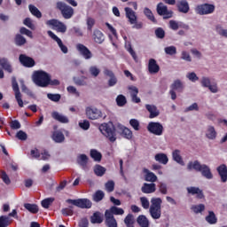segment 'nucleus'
I'll return each instance as SVG.
<instances>
[{
    "mask_svg": "<svg viewBox=\"0 0 227 227\" xmlns=\"http://www.w3.org/2000/svg\"><path fill=\"white\" fill-rule=\"evenodd\" d=\"M140 203L145 210H148L149 208L151 217L153 219H160V215H162V199L152 198L150 206V201L146 197H141Z\"/></svg>",
    "mask_w": 227,
    "mask_h": 227,
    "instance_id": "1",
    "label": "nucleus"
},
{
    "mask_svg": "<svg viewBox=\"0 0 227 227\" xmlns=\"http://www.w3.org/2000/svg\"><path fill=\"white\" fill-rule=\"evenodd\" d=\"M187 169L189 171L194 169L195 171L201 173V176H204V178H207V180H212V178H214L210 167L207 164H201L198 160L189 161L187 164Z\"/></svg>",
    "mask_w": 227,
    "mask_h": 227,
    "instance_id": "2",
    "label": "nucleus"
},
{
    "mask_svg": "<svg viewBox=\"0 0 227 227\" xmlns=\"http://www.w3.org/2000/svg\"><path fill=\"white\" fill-rule=\"evenodd\" d=\"M99 130L105 137L108 138L110 143L116 141V128L113 122L103 123L99 126Z\"/></svg>",
    "mask_w": 227,
    "mask_h": 227,
    "instance_id": "3",
    "label": "nucleus"
},
{
    "mask_svg": "<svg viewBox=\"0 0 227 227\" xmlns=\"http://www.w3.org/2000/svg\"><path fill=\"white\" fill-rule=\"evenodd\" d=\"M50 76L51 74H49L47 72L43 70H39L34 72L32 79L35 84H36V86H39V88H47V86H49Z\"/></svg>",
    "mask_w": 227,
    "mask_h": 227,
    "instance_id": "4",
    "label": "nucleus"
},
{
    "mask_svg": "<svg viewBox=\"0 0 227 227\" xmlns=\"http://www.w3.org/2000/svg\"><path fill=\"white\" fill-rule=\"evenodd\" d=\"M57 10H59L61 15L64 19L68 20V19H72L74 17V8L72 6L67 4L65 2H57L56 4Z\"/></svg>",
    "mask_w": 227,
    "mask_h": 227,
    "instance_id": "5",
    "label": "nucleus"
},
{
    "mask_svg": "<svg viewBox=\"0 0 227 227\" xmlns=\"http://www.w3.org/2000/svg\"><path fill=\"white\" fill-rule=\"evenodd\" d=\"M66 201L69 205H74V207H78V208H91V207H93V203L89 199H67Z\"/></svg>",
    "mask_w": 227,
    "mask_h": 227,
    "instance_id": "6",
    "label": "nucleus"
},
{
    "mask_svg": "<svg viewBox=\"0 0 227 227\" xmlns=\"http://www.w3.org/2000/svg\"><path fill=\"white\" fill-rule=\"evenodd\" d=\"M147 130L154 136H162L164 134V126L160 122L151 121L147 125Z\"/></svg>",
    "mask_w": 227,
    "mask_h": 227,
    "instance_id": "7",
    "label": "nucleus"
},
{
    "mask_svg": "<svg viewBox=\"0 0 227 227\" xmlns=\"http://www.w3.org/2000/svg\"><path fill=\"white\" fill-rule=\"evenodd\" d=\"M158 15L163 17L166 20L173 18V11L168 9V5H165L162 2L159 3L156 7Z\"/></svg>",
    "mask_w": 227,
    "mask_h": 227,
    "instance_id": "8",
    "label": "nucleus"
},
{
    "mask_svg": "<svg viewBox=\"0 0 227 227\" xmlns=\"http://www.w3.org/2000/svg\"><path fill=\"white\" fill-rule=\"evenodd\" d=\"M195 11L199 15H210L215 12V5L212 4H202L198 5Z\"/></svg>",
    "mask_w": 227,
    "mask_h": 227,
    "instance_id": "9",
    "label": "nucleus"
},
{
    "mask_svg": "<svg viewBox=\"0 0 227 227\" xmlns=\"http://www.w3.org/2000/svg\"><path fill=\"white\" fill-rule=\"evenodd\" d=\"M182 93L184 91V83L180 80H175L173 83L170 85L169 95L172 100H176V92Z\"/></svg>",
    "mask_w": 227,
    "mask_h": 227,
    "instance_id": "10",
    "label": "nucleus"
},
{
    "mask_svg": "<svg viewBox=\"0 0 227 227\" xmlns=\"http://www.w3.org/2000/svg\"><path fill=\"white\" fill-rule=\"evenodd\" d=\"M46 24L47 26H52L58 33H67V25L56 19L49 20Z\"/></svg>",
    "mask_w": 227,
    "mask_h": 227,
    "instance_id": "11",
    "label": "nucleus"
},
{
    "mask_svg": "<svg viewBox=\"0 0 227 227\" xmlns=\"http://www.w3.org/2000/svg\"><path fill=\"white\" fill-rule=\"evenodd\" d=\"M12 90L14 91L15 98L18 103L19 107H24V101L22 100V94L20 93V90L19 89V83L15 77L12 78Z\"/></svg>",
    "mask_w": 227,
    "mask_h": 227,
    "instance_id": "12",
    "label": "nucleus"
},
{
    "mask_svg": "<svg viewBox=\"0 0 227 227\" xmlns=\"http://www.w3.org/2000/svg\"><path fill=\"white\" fill-rule=\"evenodd\" d=\"M86 116L89 120H98L102 118V111L98 108L89 106L85 109Z\"/></svg>",
    "mask_w": 227,
    "mask_h": 227,
    "instance_id": "13",
    "label": "nucleus"
},
{
    "mask_svg": "<svg viewBox=\"0 0 227 227\" xmlns=\"http://www.w3.org/2000/svg\"><path fill=\"white\" fill-rule=\"evenodd\" d=\"M76 51L82 56L83 59H91L93 58V53L91 51H90L86 45L82 43H77L76 44Z\"/></svg>",
    "mask_w": 227,
    "mask_h": 227,
    "instance_id": "14",
    "label": "nucleus"
},
{
    "mask_svg": "<svg viewBox=\"0 0 227 227\" xmlns=\"http://www.w3.org/2000/svg\"><path fill=\"white\" fill-rule=\"evenodd\" d=\"M20 63L26 67V68H33L35 65H36V62H35V59L31 57L27 56L26 54H20L19 57Z\"/></svg>",
    "mask_w": 227,
    "mask_h": 227,
    "instance_id": "15",
    "label": "nucleus"
},
{
    "mask_svg": "<svg viewBox=\"0 0 227 227\" xmlns=\"http://www.w3.org/2000/svg\"><path fill=\"white\" fill-rule=\"evenodd\" d=\"M48 35L51 36V38L52 40H54V42H56L58 43L60 51L64 54H67L68 53V47H67V45L63 44V41L61 40V38H59L58 35H56V34H54V32L49 30L48 31Z\"/></svg>",
    "mask_w": 227,
    "mask_h": 227,
    "instance_id": "16",
    "label": "nucleus"
},
{
    "mask_svg": "<svg viewBox=\"0 0 227 227\" xmlns=\"http://www.w3.org/2000/svg\"><path fill=\"white\" fill-rule=\"evenodd\" d=\"M117 131H118V134H120V136L124 139L130 140L134 136L130 129L121 124L117 126Z\"/></svg>",
    "mask_w": 227,
    "mask_h": 227,
    "instance_id": "17",
    "label": "nucleus"
},
{
    "mask_svg": "<svg viewBox=\"0 0 227 227\" xmlns=\"http://www.w3.org/2000/svg\"><path fill=\"white\" fill-rule=\"evenodd\" d=\"M148 72L152 75L155 74H159L160 72V67L157 64V60L155 59H150L148 62Z\"/></svg>",
    "mask_w": 227,
    "mask_h": 227,
    "instance_id": "18",
    "label": "nucleus"
},
{
    "mask_svg": "<svg viewBox=\"0 0 227 227\" xmlns=\"http://www.w3.org/2000/svg\"><path fill=\"white\" fill-rule=\"evenodd\" d=\"M186 191L188 194H192V196L196 195L197 200H203L205 198V194H203V190L198 187H194V186L187 187Z\"/></svg>",
    "mask_w": 227,
    "mask_h": 227,
    "instance_id": "19",
    "label": "nucleus"
},
{
    "mask_svg": "<svg viewBox=\"0 0 227 227\" xmlns=\"http://www.w3.org/2000/svg\"><path fill=\"white\" fill-rule=\"evenodd\" d=\"M92 39L95 42V43L102 44L104 43V42H106V35L102 31L96 28L93 31Z\"/></svg>",
    "mask_w": 227,
    "mask_h": 227,
    "instance_id": "20",
    "label": "nucleus"
},
{
    "mask_svg": "<svg viewBox=\"0 0 227 227\" xmlns=\"http://www.w3.org/2000/svg\"><path fill=\"white\" fill-rule=\"evenodd\" d=\"M157 191V185L154 183H145L141 187V192L144 194H153Z\"/></svg>",
    "mask_w": 227,
    "mask_h": 227,
    "instance_id": "21",
    "label": "nucleus"
},
{
    "mask_svg": "<svg viewBox=\"0 0 227 227\" xmlns=\"http://www.w3.org/2000/svg\"><path fill=\"white\" fill-rule=\"evenodd\" d=\"M216 171L221 178V182L223 184H226L227 182V167L226 164H222L216 168Z\"/></svg>",
    "mask_w": 227,
    "mask_h": 227,
    "instance_id": "22",
    "label": "nucleus"
},
{
    "mask_svg": "<svg viewBox=\"0 0 227 227\" xmlns=\"http://www.w3.org/2000/svg\"><path fill=\"white\" fill-rule=\"evenodd\" d=\"M176 6L180 13H189V11L191 10L189 7V2H187V0H178Z\"/></svg>",
    "mask_w": 227,
    "mask_h": 227,
    "instance_id": "23",
    "label": "nucleus"
},
{
    "mask_svg": "<svg viewBox=\"0 0 227 227\" xmlns=\"http://www.w3.org/2000/svg\"><path fill=\"white\" fill-rule=\"evenodd\" d=\"M0 67L2 70L8 72V74H12V72H13L12 64H10V61L6 58H0Z\"/></svg>",
    "mask_w": 227,
    "mask_h": 227,
    "instance_id": "24",
    "label": "nucleus"
},
{
    "mask_svg": "<svg viewBox=\"0 0 227 227\" xmlns=\"http://www.w3.org/2000/svg\"><path fill=\"white\" fill-rule=\"evenodd\" d=\"M124 12H126L127 19H129L131 24H136V22H137V16H136V12L130 7H125Z\"/></svg>",
    "mask_w": 227,
    "mask_h": 227,
    "instance_id": "25",
    "label": "nucleus"
},
{
    "mask_svg": "<svg viewBox=\"0 0 227 227\" xmlns=\"http://www.w3.org/2000/svg\"><path fill=\"white\" fill-rule=\"evenodd\" d=\"M51 118H53V120H56V121H59V123H69L70 122V120L68 119V117H67L56 111L51 113Z\"/></svg>",
    "mask_w": 227,
    "mask_h": 227,
    "instance_id": "26",
    "label": "nucleus"
},
{
    "mask_svg": "<svg viewBox=\"0 0 227 227\" xmlns=\"http://www.w3.org/2000/svg\"><path fill=\"white\" fill-rule=\"evenodd\" d=\"M51 118H53V120H56V121H59V123H69L70 122V120L68 119V117H67L56 111L51 113Z\"/></svg>",
    "mask_w": 227,
    "mask_h": 227,
    "instance_id": "27",
    "label": "nucleus"
},
{
    "mask_svg": "<svg viewBox=\"0 0 227 227\" xmlns=\"http://www.w3.org/2000/svg\"><path fill=\"white\" fill-rule=\"evenodd\" d=\"M105 223L107 227H118V222H116L114 215L107 213H105Z\"/></svg>",
    "mask_w": 227,
    "mask_h": 227,
    "instance_id": "28",
    "label": "nucleus"
},
{
    "mask_svg": "<svg viewBox=\"0 0 227 227\" xmlns=\"http://www.w3.org/2000/svg\"><path fill=\"white\" fill-rule=\"evenodd\" d=\"M105 214H109L110 215H123L125 210L121 207L112 206L109 209L106 210Z\"/></svg>",
    "mask_w": 227,
    "mask_h": 227,
    "instance_id": "29",
    "label": "nucleus"
},
{
    "mask_svg": "<svg viewBox=\"0 0 227 227\" xmlns=\"http://www.w3.org/2000/svg\"><path fill=\"white\" fill-rule=\"evenodd\" d=\"M145 109L150 114L149 118L151 119L157 118L160 114V112L154 105H145Z\"/></svg>",
    "mask_w": 227,
    "mask_h": 227,
    "instance_id": "30",
    "label": "nucleus"
},
{
    "mask_svg": "<svg viewBox=\"0 0 227 227\" xmlns=\"http://www.w3.org/2000/svg\"><path fill=\"white\" fill-rule=\"evenodd\" d=\"M77 164L81 166L82 169H86L88 168V156L86 154H80L77 156Z\"/></svg>",
    "mask_w": 227,
    "mask_h": 227,
    "instance_id": "31",
    "label": "nucleus"
},
{
    "mask_svg": "<svg viewBox=\"0 0 227 227\" xmlns=\"http://www.w3.org/2000/svg\"><path fill=\"white\" fill-rule=\"evenodd\" d=\"M90 223L92 224H102V223H104V218L102 217V214L98 211L95 212L90 216Z\"/></svg>",
    "mask_w": 227,
    "mask_h": 227,
    "instance_id": "32",
    "label": "nucleus"
},
{
    "mask_svg": "<svg viewBox=\"0 0 227 227\" xmlns=\"http://www.w3.org/2000/svg\"><path fill=\"white\" fill-rule=\"evenodd\" d=\"M154 160H156V162H159L160 164H163L166 165L168 164V162H169V159L168 158V155H166V153H157L154 156Z\"/></svg>",
    "mask_w": 227,
    "mask_h": 227,
    "instance_id": "33",
    "label": "nucleus"
},
{
    "mask_svg": "<svg viewBox=\"0 0 227 227\" xmlns=\"http://www.w3.org/2000/svg\"><path fill=\"white\" fill-rule=\"evenodd\" d=\"M145 175V182H151L153 184L157 180V176L153 174V172H151L148 170V168H144Z\"/></svg>",
    "mask_w": 227,
    "mask_h": 227,
    "instance_id": "34",
    "label": "nucleus"
},
{
    "mask_svg": "<svg viewBox=\"0 0 227 227\" xmlns=\"http://www.w3.org/2000/svg\"><path fill=\"white\" fill-rule=\"evenodd\" d=\"M137 223L140 227H150V221H148L145 215H138Z\"/></svg>",
    "mask_w": 227,
    "mask_h": 227,
    "instance_id": "35",
    "label": "nucleus"
},
{
    "mask_svg": "<svg viewBox=\"0 0 227 227\" xmlns=\"http://www.w3.org/2000/svg\"><path fill=\"white\" fill-rule=\"evenodd\" d=\"M144 15H145L148 20H151L153 24H157V19H155V16L153 15V12H152V10H150V8H144Z\"/></svg>",
    "mask_w": 227,
    "mask_h": 227,
    "instance_id": "36",
    "label": "nucleus"
},
{
    "mask_svg": "<svg viewBox=\"0 0 227 227\" xmlns=\"http://www.w3.org/2000/svg\"><path fill=\"white\" fill-rule=\"evenodd\" d=\"M206 137L211 140H214L215 137H217V131H215V128H214V126L207 127Z\"/></svg>",
    "mask_w": 227,
    "mask_h": 227,
    "instance_id": "37",
    "label": "nucleus"
},
{
    "mask_svg": "<svg viewBox=\"0 0 227 227\" xmlns=\"http://www.w3.org/2000/svg\"><path fill=\"white\" fill-rule=\"evenodd\" d=\"M173 160L177 162V164H180L181 166H184V159H182V155H180V150L176 149L172 153Z\"/></svg>",
    "mask_w": 227,
    "mask_h": 227,
    "instance_id": "38",
    "label": "nucleus"
},
{
    "mask_svg": "<svg viewBox=\"0 0 227 227\" xmlns=\"http://www.w3.org/2000/svg\"><path fill=\"white\" fill-rule=\"evenodd\" d=\"M14 43L18 47H22V45H26L27 40L22 35L17 34L14 37Z\"/></svg>",
    "mask_w": 227,
    "mask_h": 227,
    "instance_id": "39",
    "label": "nucleus"
},
{
    "mask_svg": "<svg viewBox=\"0 0 227 227\" xmlns=\"http://www.w3.org/2000/svg\"><path fill=\"white\" fill-rule=\"evenodd\" d=\"M52 139L55 143H63L65 141V135L60 131H54L52 134Z\"/></svg>",
    "mask_w": 227,
    "mask_h": 227,
    "instance_id": "40",
    "label": "nucleus"
},
{
    "mask_svg": "<svg viewBox=\"0 0 227 227\" xmlns=\"http://www.w3.org/2000/svg\"><path fill=\"white\" fill-rule=\"evenodd\" d=\"M106 197V193L102 192V190H98L92 196L93 201L98 203L104 200Z\"/></svg>",
    "mask_w": 227,
    "mask_h": 227,
    "instance_id": "41",
    "label": "nucleus"
},
{
    "mask_svg": "<svg viewBox=\"0 0 227 227\" xmlns=\"http://www.w3.org/2000/svg\"><path fill=\"white\" fill-rule=\"evenodd\" d=\"M206 221L208 224H216L217 216H215V213H214V211H208V215L206 216Z\"/></svg>",
    "mask_w": 227,
    "mask_h": 227,
    "instance_id": "42",
    "label": "nucleus"
},
{
    "mask_svg": "<svg viewBox=\"0 0 227 227\" xmlns=\"http://www.w3.org/2000/svg\"><path fill=\"white\" fill-rule=\"evenodd\" d=\"M106 171H107V169L101 165L94 166V173L96 176H104Z\"/></svg>",
    "mask_w": 227,
    "mask_h": 227,
    "instance_id": "43",
    "label": "nucleus"
},
{
    "mask_svg": "<svg viewBox=\"0 0 227 227\" xmlns=\"http://www.w3.org/2000/svg\"><path fill=\"white\" fill-rule=\"evenodd\" d=\"M24 207L31 214H38V212H39L38 205H36V204L25 203Z\"/></svg>",
    "mask_w": 227,
    "mask_h": 227,
    "instance_id": "44",
    "label": "nucleus"
},
{
    "mask_svg": "<svg viewBox=\"0 0 227 227\" xmlns=\"http://www.w3.org/2000/svg\"><path fill=\"white\" fill-rule=\"evenodd\" d=\"M28 8H29L30 13H32L34 17H36V19H42V12H40V10H38V8H36V6L33 4H29Z\"/></svg>",
    "mask_w": 227,
    "mask_h": 227,
    "instance_id": "45",
    "label": "nucleus"
},
{
    "mask_svg": "<svg viewBox=\"0 0 227 227\" xmlns=\"http://www.w3.org/2000/svg\"><path fill=\"white\" fill-rule=\"evenodd\" d=\"M90 157L96 162H100V160H102V153H100V152L97 151L96 149L90 150Z\"/></svg>",
    "mask_w": 227,
    "mask_h": 227,
    "instance_id": "46",
    "label": "nucleus"
},
{
    "mask_svg": "<svg viewBox=\"0 0 227 227\" xmlns=\"http://www.w3.org/2000/svg\"><path fill=\"white\" fill-rule=\"evenodd\" d=\"M12 224V220H10V216L1 215L0 216V227H8Z\"/></svg>",
    "mask_w": 227,
    "mask_h": 227,
    "instance_id": "47",
    "label": "nucleus"
},
{
    "mask_svg": "<svg viewBox=\"0 0 227 227\" xmlns=\"http://www.w3.org/2000/svg\"><path fill=\"white\" fill-rule=\"evenodd\" d=\"M55 199L51 197V198H47L42 200L41 205L43 207V208H49V207H51V205H52V203H54Z\"/></svg>",
    "mask_w": 227,
    "mask_h": 227,
    "instance_id": "48",
    "label": "nucleus"
},
{
    "mask_svg": "<svg viewBox=\"0 0 227 227\" xmlns=\"http://www.w3.org/2000/svg\"><path fill=\"white\" fill-rule=\"evenodd\" d=\"M116 103L119 107H123V106H125V104H127V98H125V96L121 94V95L117 96Z\"/></svg>",
    "mask_w": 227,
    "mask_h": 227,
    "instance_id": "49",
    "label": "nucleus"
},
{
    "mask_svg": "<svg viewBox=\"0 0 227 227\" xmlns=\"http://www.w3.org/2000/svg\"><path fill=\"white\" fill-rule=\"evenodd\" d=\"M89 72L92 77H98L100 75V68H98L97 66H91L89 68Z\"/></svg>",
    "mask_w": 227,
    "mask_h": 227,
    "instance_id": "50",
    "label": "nucleus"
},
{
    "mask_svg": "<svg viewBox=\"0 0 227 227\" xmlns=\"http://www.w3.org/2000/svg\"><path fill=\"white\" fill-rule=\"evenodd\" d=\"M61 214L62 215H66V217L69 215H74V206H69L68 207L62 208Z\"/></svg>",
    "mask_w": 227,
    "mask_h": 227,
    "instance_id": "51",
    "label": "nucleus"
},
{
    "mask_svg": "<svg viewBox=\"0 0 227 227\" xmlns=\"http://www.w3.org/2000/svg\"><path fill=\"white\" fill-rule=\"evenodd\" d=\"M192 210H193L194 214H201V212H205V205L199 204L192 207Z\"/></svg>",
    "mask_w": 227,
    "mask_h": 227,
    "instance_id": "52",
    "label": "nucleus"
},
{
    "mask_svg": "<svg viewBox=\"0 0 227 227\" xmlns=\"http://www.w3.org/2000/svg\"><path fill=\"white\" fill-rule=\"evenodd\" d=\"M129 125L137 131L141 129V124H139V121L137 119L129 120Z\"/></svg>",
    "mask_w": 227,
    "mask_h": 227,
    "instance_id": "53",
    "label": "nucleus"
},
{
    "mask_svg": "<svg viewBox=\"0 0 227 227\" xmlns=\"http://www.w3.org/2000/svg\"><path fill=\"white\" fill-rule=\"evenodd\" d=\"M154 33L156 35V37L160 38V40H162V38L166 36V31H164V28L162 27L156 28Z\"/></svg>",
    "mask_w": 227,
    "mask_h": 227,
    "instance_id": "54",
    "label": "nucleus"
},
{
    "mask_svg": "<svg viewBox=\"0 0 227 227\" xmlns=\"http://www.w3.org/2000/svg\"><path fill=\"white\" fill-rule=\"evenodd\" d=\"M200 84L202 88H209V86L212 84L210 82V78L207 76H203L200 81Z\"/></svg>",
    "mask_w": 227,
    "mask_h": 227,
    "instance_id": "55",
    "label": "nucleus"
},
{
    "mask_svg": "<svg viewBox=\"0 0 227 227\" xmlns=\"http://www.w3.org/2000/svg\"><path fill=\"white\" fill-rule=\"evenodd\" d=\"M86 24H87L88 31H92L93 26H95V19H93L91 17H88L86 20Z\"/></svg>",
    "mask_w": 227,
    "mask_h": 227,
    "instance_id": "56",
    "label": "nucleus"
},
{
    "mask_svg": "<svg viewBox=\"0 0 227 227\" xmlns=\"http://www.w3.org/2000/svg\"><path fill=\"white\" fill-rule=\"evenodd\" d=\"M16 137L20 139V141H26L27 139V134L23 130H20L17 132Z\"/></svg>",
    "mask_w": 227,
    "mask_h": 227,
    "instance_id": "57",
    "label": "nucleus"
},
{
    "mask_svg": "<svg viewBox=\"0 0 227 227\" xmlns=\"http://www.w3.org/2000/svg\"><path fill=\"white\" fill-rule=\"evenodd\" d=\"M158 187L160 194H168V184L166 183H160Z\"/></svg>",
    "mask_w": 227,
    "mask_h": 227,
    "instance_id": "58",
    "label": "nucleus"
},
{
    "mask_svg": "<svg viewBox=\"0 0 227 227\" xmlns=\"http://www.w3.org/2000/svg\"><path fill=\"white\" fill-rule=\"evenodd\" d=\"M23 24L24 26H27V27H29V29L35 30V24H33L31 18H26Z\"/></svg>",
    "mask_w": 227,
    "mask_h": 227,
    "instance_id": "59",
    "label": "nucleus"
},
{
    "mask_svg": "<svg viewBox=\"0 0 227 227\" xmlns=\"http://www.w3.org/2000/svg\"><path fill=\"white\" fill-rule=\"evenodd\" d=\"M107 192H113L114 191V181H108L105 184Z\"/></svg>",
    "mask_w": 227,
    "mask_h": 227,
    "instance_id": "60",
    "label": "nucleus"
},
{
    "mask_svg": "<svg viewBox=\"0 0 227 227\" xmlns=\"http://www.w3.org/2000/svg\"><path fill=\"white\" fill-rule=\"evenodd\" d=\"M10 127L12 130H19V129H20L21 125L18 120H14L10 122Z\"/></svg>",
    "mask_w": 227,
    "mask_h": 227,
    "instance_id": "61",
    "label": "nucleus"
},
{
    "mask_svg": "<svg viewBox=\"0 0 227 227\" xmlns=\"http://www.w3.org/2000/svg\"><path fill=\"white\" fill-rule=\"evenodd\" d=\"M20 35H26L28 38H33V32L24 27H20Z\"/></svg>",
    "mask_w": 227,
    "mask_h": 227,
    "instance_id": "62",
    "label": "nucleus"
},
{
    "mask_svg": "<svg viewBox=\"0 0 227 227\" xmlns=\"http://www.w3.org/2000/svg\"><path fill=\"white\" fill-rule=\"evenodd\" d=\"M166 54H168V56H174V54H176V47L175 46H168L165 48Z\"/></svg>",
    "mask_w": 227,
    "mask_h": 227,
    "instance_id": "63",
    "label": "nucleus"
},
{
    "mask_svg": "<svg viewBox=\"0 0 227 227\" xmlns=\"http://www.w3.org/2000/svg\"><path fill=\"white\" fill-rule=\"evenodd\" d=\"M124 223L126 226L129 224H134V215L132 214H129L124 219Z\"/></svg>",
    "mask_w": 227,
    "mask_h": 227,
    "instance_id": "64",
    "label": "nucleus"
}]
</instances>
